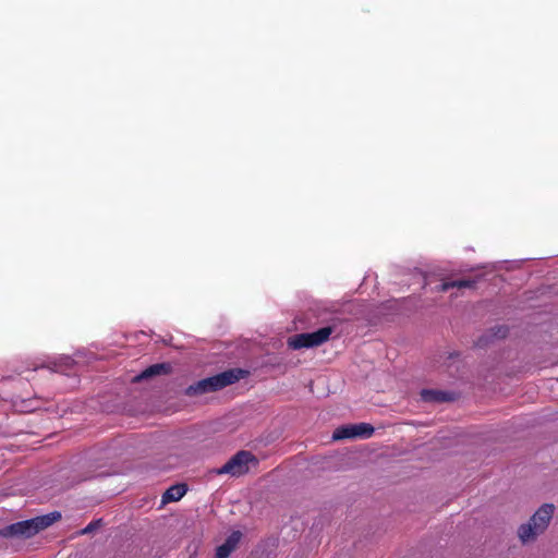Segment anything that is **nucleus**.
<instances>
[{
    "instance_id": "9d476101",
    "label": "nucleus",
    "mask_w": 558,
    "mask_h": 558,
    "mask_svg": "<svg viewBox=\"0 0 558 558\" xmlns=\"http://www.w3.org/2000/svg\"><path fill=\"white\" fill-rule=\"evenodd\" d=\"M508 332L509 329L507 326H496L480 338L478 345H488L492 343L493 339H504L508 336Z\"/></svg>"
},
{
    "instance_id": "ddd939ff",
    "label": "nucleus",
    "mask_w": 558,
    "mask_h": 558,
    "mask_svg": "<svg viewBox=\"0 0 558 558\" xmlns=\"http://www.w3.org/2000/svg\"><path fill=\"white\" fill-rule=\"evenodd\" d=\"M538 534H541V532L536 531V527L530 521L527 523L521 524L518 529V536L523 544L535 538V536Z\"/></svg>"
},
{
    "instance_id": "4468645a",
    "label": "nucleus",
    "mask_w": 558,
    "mask_h": 558,
    "mask_svg": "<svg viewBox=\"0 0 558 558\" xmlns=\"http://www.w3.org/2000/svg\"><path fill=\"white\" fill-rule=\"evenodd\" d=\"M74 364V360L71 356L63 355L59 361H51L47 363V367L53 372H62L70 368Z\"/></svg>"
},
{
    "instance_id": "a211bd4d",
    "label": "nucleus",
    "mask_w": 558,
    "mask_h": 558,
    "mask_svg": "<svg viewBox=\"0 0 558 558\" xmlns=\"http://www.w3.org/2000/svg\"><path fill=\"white\" fill-rule=\"evenodd\" d=\"M459 355H460V354H459V351H451V352H449V354H448V357H447V359H448V360H453V359L459 357Z\"/></svg>"
},
{
    "instance_id": "6ab92c4d",
    "label": "nucleus",
    "mask_w": 558,
    "mask_h": 558,
    "mask_svg": "<svg viewBox=\"0 0 558 558\" xmlns=\"http://www.w3.org/2000/svg\"><path fill=\"white\" fill-rule=\"evenodd\" d=\"M90 478H93V476L84 477L81 481H87V480H90Z\"/></svg>"
},
{
    "instance_id": "7ed1b4c3",
    "label": "nucleus",
    "mask_w": 558,
    "mask_h": 558,
    "mask_svg": "<svg viewBox=\"0 0 558 558\" xmlns=\"http://www.w3.org/2000/svg\"><path fill=\"white\" fill-rule=\"evenodd\" d=\"M258 463V459L251 451L240 450L222 466L213 469L209 473L216 475L229 474L232 477H240L250 472L251 465L257 466Z\"/></svg>"
},
{
    "instance_id": "39448f33",
    "label": "nucleus",
    "mask_w": 558,
    "mask_h": 558,
    "mask_svg": "<svg viewBox=\"0 0 558 558\" xmlns=\"http://www.w3.org/2000/svg\"><path fill=\"white\" fill-rule=\"evenodd\" d=\"M375 428L369 423L345 424L337 427L332 434L333 440L366 439L373 436Z\"/></svg>"
},
{
    "instance_id": "f257e3e1",
    "label": "nucleus",
    "mask_w": 558,
    "mask_h": 558,
    "mask_svg": "<svg viewBox=\"0 0 558 558\" xmlns=\"http://www.w3.org/2000/svg\"><path fill=\"white\" fill-rule=\"evenodd\" d=\"M250 375L251 372L248 369L241 367L230 368L190 385L185 389V395L189 397H194L209 392H216L240 381L241 379L247 378Z\"/></svg>"
},
{
    "instance_id": "f03ea898",
    "label": "nucleus",
    "mask_w": 558,
    "mask_h": 558,
    "mask_svg": "<svg viewBox=\"0 0 558 558\" xmlns=\"http://www.w3.org/2000/svg\"><path fill=\"white\" fill-rule=\"evenodd\" d=\"M61 519V512L52 511L28 520L19 521L0 529V536L4 538L27 539L47 529Z\"/></svg>"
},
{
    "instance_id": "9b49d317",
    "label": "nucleus",
    "mask_w": 558,
    "mask_h": 558,
    "mask_svg": "<svg viewBox=\"0 0 558 558\" xmlns=\"http://www.w3.org/2000/svg\"><path fill=\"white\" fill-rule=\"evenodd\" d=\"M187 492L186 484H174L170 486L162 495V502L168 504L179 501Z\"/></svg>"
},
{
    "instance_id": "20e7f679",
    "label": "nucleus",
    "mask_w": 558,
    "mask_h": 558,
    "mask_svg": "<svg viewBox=\"0 0 558 558\" xmlns=\"http://www.w3.org/2000/svg\"><path fill=\"white\" fill-rule=\"evenodd\" d=\"M332 331V327L326 326L313 332L294 335L288 339V349H310L322 345L329 339Z\"/></svg>"
},
{
    "instance_id": "423d86ee",
    "label": "nucleus",
    "mask_w": 558,
    "mask_h": 558,
    "mask_svg": "<svg viewBox=\"0 0 558 558\" xmlns=\"http://www.w3.org/2000/svg\"><path fill=\"white\" fill-rule=\"evenodd\" d=\"M555 506L553 504H544L542 505L536 512L530 518V522L536 527V531L545 532L548 527L549 522L554 515Z\"/></svg>"
},
{
    "instance_id": "f3484780",
    "label": "nucleus",
    "mask_w": 558,
    "mask_h": 558,
    "mask_svg": "<svg viewBox=\"0 0 558 558\" xmlns=\"http://www.w3.org/2000/svg\"><path fill=\"white\" fill-rule=\"evenodd\" d=\"M452 288H453L452 281H446V282L440 283L437 287V291L438 292H446V291H448L449 289H452Z\"/></svg>"
},
{
    "instance_id": "f8f14e48",
    "label": "nucleus",
    "mask_w": 558,
    "mask_h": 558,
    "mask_svg": "<svg viewBox=\"0 0 558 558\" xmlns=\"http://www.w3.org/2000/svg\"><path fill=\"white\" fill-rule=\"evenodd\" d=\"M286 357H278L275 352H267L266 360L264 361V365L271 366L275 369H278L279 372H286L289 364H292L291 361L283 362ZM296 363H293V366H295Z\"/></svg>"
},
{
    "instance_id": "6e6552de",
    "label": "nucleus",
    "mask_w": 558,
    "mask_h": 558,
    "mask_svg": "<svg viewBox=\"0 0 558 558\" xmlns=\"http://www.w3.org/2000/svg\"><path fill=\"white\" fill-rule=\"evenodd\" d=\"M420 395L421 399L427 403H444L456 400V393L452 391L422 389Z\"/></svg>"
},
{
    "instance_id": "1a4fd4ad",
    "label": "nucleus",
    "mask_w": 558,
    "mask_h": 558,
    "mask_svg": "<svg viewBox=\"0 0 558 558\" xmlns=\"http://www.w3.org/2000/svg\"><path fill=\"white\" fill-rule=\"evenodd\" d=\"M172 367L169 363H157L148 366L141 374L134 377L133 381L140 383L150 379L159 375H167L171 372Z\"/></svg>"
},
{
    "instance_id": "0eeeda50",
    "label": "nucleus",
    "mask_w": 558,
    "mask_h": 558,
    "mask_svg": "<svg viewBox=\"0 0 558 558\" xmlns=\"http://www.w3.org/2000/svg\"><path fill=\"white\" fill-rule=\"evenodd\" d=\"M243 533L241 531H233L226 541L217 547L215 558H228L232 551L236 549Z\"/></svg>"
},
{
    "instance_id": "dca6fc26",
    "label": "nucleus",
    "mask_w": 558,
    "mask_h": 558,
    "mask_svg": "<svg viewBox=\"0 0 558 558\" xmlns=\"http://www.w3.org/2000/svg\"><path fill=\"white\" fill-rule=\"evenodd\" d=\"M101 519L92 521L86 527L82 530V534H88L101 526Z\"/></svg>"
},
{
    "instance_id": "2eb2a0df",
    "label": "nucleus",
    "mask_w": 558,
    "mask_h": 558,
    "mask_svg": "<svg viewBox=\"0 0 558 558\" xmlns=\"http://www.w3.org/2000/svg\"><path fill=\"white\" fill-rule=\"evenodd\" d=\"M453 288L462 289V288H474L475 281L470 279L462 280H452Z\"/></svg>"
}]
</instances>
